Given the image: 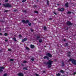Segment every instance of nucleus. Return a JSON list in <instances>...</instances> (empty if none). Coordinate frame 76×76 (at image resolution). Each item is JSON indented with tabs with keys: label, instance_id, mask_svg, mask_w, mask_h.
Listing matches in <instances>:
<instances>
[{
	"label": "nucleus",
	"instance_id": "f03ea898",
	"mask_svg": "<svg viewBox=\"0 0 76 76\" xmlns=\"http://www.w3.org/2000/svg\"><path fill=\"white\" fill-rule=\"evenodd\" d=\"M69 61H72V63L74 65H76V60L73 59L72 58H70L69 59Z\"/></svg>",
	"mask_w": 76,
	"mask_h": 76
},
{
	"label": "nucleus",
	"instance_id": "c9c22d12",
	"mask_svg": "<svg viewBox=\"0 0 76 76\" xmlns=\"http://www.w3.org/2000/svg\"><path fill=\"white\" fill-rule=\"evenodd\" d=\"M68 45V44H67V43H66L65 45H66V46H67Z\"/></svg>",
	"mask_w": 76,
	"mask_h": 76
},
{
	"label": "nucleus",
	"instance_id": "f3484780",
	"mask_svg": "<svg viewBox=\"0 0 76 76\" xmlns=\"http://www.w3.org/2000/svg\"><path fill=\"white\" fill-rule=\"evenodd\" d=\"M61 73H64V71L62 70H61L60 71Z\"/></svg>",
	"mask_w": 76,
	"mask_h": 76
},
{
	"label": "nucleus",
	"instance_id": "5fc2aeb1",
	"mask_svg": "<svg viewBox=\"0 0 76 76\" xmlns=\"http://www.w3.org/2000/svg\"><path fill=\"white\" fill-rule=\"evenodd\" d=\"M69 56H70V55H69Z\"/></svg>",
	"mask_w": 76,
	"mask_h": 76
},
{
	"label": "nucleus",
	"instance_id": "9b49d317",
	"mask_svg": "<svg viewBox=\"0 0 76 76\" xmlns=\"http://www.w3.org/2000/svg\"><path fill=\"white\" fill-rule=\"evenodd\" d=\"M30 48H35V46H34V45H32L30 46Z\"/></svg>",
	"mask_w": 76,
	"mask_h": 76
},
{
	"label": "nucleus",
	"instance_id": "b1692460",
	"mask_svg": "<svg viewBox=\"0 0 76 76\" xmlns=\"http://www.w3.org/2000/svg\"><path fill=\"white\" fill-rule=\"evenodd\" d=\"M27 63V61H23V63Z\"/></svg>",
	"mask_w": 76,
	"mask_h": 76
},
{
	"label": "nucleus",
	"instance_id": "20e7f679",
	"mask_svg": "<svg viewBox=\"0 0 76 76\" xmlns=\"http://www.w3.org/2000/svg\"><path fill=\"white\" fill-rule=\"evenodd\" d=\"M64 10V8H58V11H60V12H63Z\"/></svg>",
	"mask_w": 76,
	"mask_h": 76
},
{
	"label": "nucleus",
	"instance_id": "1a4fd4ad",
	"mask_svg": "<svg viewBox=\"0 0 76 76\" xmlns=\"http://www.w3.org/2000/svg\"><path fill=\"white\" fill-rule=\"evenodd\" d=\"M17 75L19 76H23V73H20L19 74H17Z\"/></svg>",
	"mask_w": 76,
	"mask_h": 76
},
{
	"label": "nucleus",
	"instance_id": "423d86ee",
	"mask_svg": "<svg viewBox=\"0 0 76 76\" xmlns=\"http://www.w3.org/2000/svg\"><path fill=\"white\" fill-rule=\"evenodd\" d=\"M4 69V67L0 66V72H3V69Z\"/></svg>",
	"mask_w": 76,
	"mask_h": 76
},
{
	"label": "nucleus",
	"instance_id": "4c0bfd02",
	"mask_svg": "<svg viewBox=\"0 0 76 76\" xmlns=\"http://www.w3.org/2000/svg\"><path fill=\"white\" fill-rule=\"evenodd\" d=\"M8 1V0H5V2H7Z\"/></svg>",
	"mask_w": 76,
	"mask_h": 76
},
{
	"label": "nucleus",
	"instance_id": "f704fd0d",
	"mask_svg": "<svg viewBox=\"0 0 76 76\" xmlns=\"http://www.w3.org/2000/svg\"><path fill=\"white\" fill-rule=\"evenodd\" d=\"M5 42H7L8 41V39H5Z\"/></svg>",
	"mask_w": 76,
	"mask_h": 76
},
{
	"label": "nucleus",
	"instance_id": "37998d69",
	"mask_svg": "<svg viewBox=\"0 0 76 76\" xmlns=\"http://www.w3.org/2000/svg\"><path fill=\"white\" fill-rule=\"evenodd\" d=\"M0 35H2V33H0Z\"/></svg>",
	"mask_w": 76,
	"mask_h": 76
},
{
	"label": "nucleus",
	"instance_id": "09e8293b",
	"mask_svg": "<svg viewBox=\"0 0 76 76\" xmlns=\"http://www.w3.org/2000/svg\"><path fill=\"white\" fill-rule=\"evenodd\" d=\"M64 41H66V39H64Z\"/></svg>",
	"mask_w": 76,
	"mask_h": 76
},
{
	"label": "nucleus",
	"instance_id": "de8ad7c7",
	"mask_svg": "<svg viewBox=\"0 0 76 76\" xmlns=\"http://www.w3.org/2000/svg\"><path fill=\"white\" fill-rule=\"evenodd\" d=\"M31 32H33V30H31Z\"/></svg>",
	"mask_w": 76,
	"mask_h": 76
},
{
	"label": "nucleus",
	"instance_id": "9d476101",
	"mask_svg": "<svg viewBox=\"0 0 76 76\" xmlns=\"http://www.w3.org/2000/svg\"><path fill=\"white\" fill-rule=\"evenodd\" d=\"M27 40V38H24L22 40V42H23L24 41H26Z\"/></svg>",
	"mask_w": 76,
	"mask_h": 76
},
{
	"label": "nucleus",
	"instance_id": "473e14b6",
	"mask_svg": "<svg viewBox=\"0 0 76 76\" xmlns=\"http://www.w3.org/2000/svg\"><path fill=\"white\" fill-rule=\"evenodd\" d=\"M62 66H64V63H62Z\"/></svg>",
	"mask_w": 76,
	"mask_h": 76
},
{
	"label": "nucleus",
	"instance_id": "c03bdc74",
	"mask_svg": "<svg viewBox=\"0 0 76 76\" xmlns=\"http://www.w3.org/2000/svg\"><path fill=\"white\" fill-rule=\"evenodd\" d=\"M23 12H26V10H24Z\"/></svg>",
	"mask_w": 76,
	"mask_h": 76
},
{
	"label": "nucleus",
	"instance_id": "4468645a",
	"mask_svg": "<svg viewBox=\"0 0 76 76\" xmlns=\"http://www.w3.org/2000/svg\"><path fill=\"white\" fill-rule=\"evenodd\" d=\"M23 70H28V67H24L23 68Z\"/></svg>",
	"mask_w": 76,
	"mask_h": 76
},
{
	"label": "nucleus",
	"instance_id": "412c9836",
	"mask_svg": "<svg viewBox=\"0 0 76 76\" xmlns=\"http://www.w3.org/2000/svg\"><path fill=\"white\" fill-rule=\"evenodd\" d=\"M26 1V0H23V1H22V2L23 3H24V2H25V1Z\"/></svg>",
	"mask_w": 76,
	"mask_h": 76
},
{
	"label": "nucleus",
	"instance_id": "72a5a7b5",
	"mask_svg": "<svg viewBox=\"0 0 76 76\" xmlns=\"http://www.w3.org/2000/svg\"><path fill=\"white\" fill-rule=\"evenodd\" d=\"M47 4H48V3H49V2H48V1H47Z\"/></svg>",
	"mask_w": 76,
	"mask_h": 76
},
{
	"label": "nucleus",
	"instance_id": "864d4df0",
	"mask_svg": "<svg viewBox=\"0 0 76 76\" xmlns=\"http://www.w3.org/2000/svg\"><path fill=\"white\" fill-rule=\"evenodd\" d=\"M69 53H70V52H69Z\"/></svg>",
	"mask_w": 76,
	"mask_h": 76
},
{
	"label": "nucleus",
	"instance_id": "c85d7f7f",
	"mask_svg": "<svg viewBox=\"0 0 76 76\" xmlns=\"http://www.w3.org/2000/svg\"><path fill=\"white\" fill-rule=\"evenodd\" d=\"M31 60H32V61H34V58H32L31 59Z\"/></svg>",
	"mask_w": 76,
	"mask_h": 76
},
{
	"label": "nucleus",
	"instance_id": "cd10ccee",
	"mask_svg": "<svg viewBox=\"0 0 76 76\" xmlns=\"http://www.w3.org/2000/svg\"><path fill=\"white\" fill-rule=\"evenodd\" d=\"M4 76H7V74H5L4 75Z\"/></svg>",
	"mask_w": 76,
	"mask_h": 76
},
{
	"label": "nucleus",
	"instance_id": "f257e3e1",
	"mask_svg": "<svg viewBox=\"0 0 76 76\" xmlns=\"http://www.w3.org/2000/svg\"><path fill=\"white\" fill-rule=\"evenodd\" d=\"M53 61L50 60H49L47 62V64L48 65V68H50L51 67V64H53Z\"/></svg>",
	"mask_w": 76,
	"mask_h": 76
},
{
	"label": "nucleus",
	"instance_id": "5701e85b",
	"mask_svg": "<svg viewBox=\"0 0 76 76\" xmlns=\"http://www.w3.org/2000/svg\"><path fill=\"white\" fill-rule=\"evenodd\" d=\"M8 10H5V11H4V13H6V12H8Z\"/></svg>",
	"mask_w": 76,
	"mask_h": 76
},
{
	"label": "nucleus",
	"instance_id": "2eb2a0df",
	"mask_svg": "<svg viewBox=\"0 0 76 76\" xmlns=\"http://www.w3.org/2000/svg\"><path fill=\"white\" fill-rule=\"evenodd\" d=\"M56 76H60L61 75L60 73H58V74H56Z\"/></svg>",
	"mask_w": 76,
	"mask_h": 76
},
{
	"label": "nucleus",
	"instance_id": "a18cd8bd",
	"mask_svg": "<svg viewBox=\"0 0 76 76\" xmlns=\"http://www.w3.org/2000/svg\"><path fill=\"white\" fill-rule=\"evenodd\" d=\"M22 66H23V64H21Z\"/></svg>",
	"mask_w": 76,
	"mask_h": 76
},
{
	"label": "nucleus",
	"instance_id": "393cba45",
	"mask_svg": "<svg viewBox=\"0 0 76 76\" xmlns=\"http://www.w3.org/2000/svg\"><path fill=\"white\" fill-rule=\"evenodd\" d=\"M12 50L11 49H8V51H11Z\"/></svg>",
	"mask_w": 76,
	"mask_h": 76
},
{
	"label": "nucleus",
	"instance_id": "c756f323",
	"mask_svg": "<svg viewBox=\"0 0 76 76\" xmlns=\"http://www.w3.org/2000/svg\"><path fill=\"white\" fill-rule=\"evenodd\" d=\"M26 50H29V48H28V47H26Z\"/></svg>",
	"mask_w": 76,
	"mask_h": 76
},
{
	"label": "nucleus",
	"instance_id": "bb28decb",
	"mask_svg": "<svg viewBox=\"0 0 76 76\" xmlns=\"http://www.w3.org/2000/svg\"><path fill=\"white\" fill-rule=\"evenodd\" d=\"M34 12L35 13H38V11H35Z\"/></svg>",
	"mask_w": 76,
	"mask_h": 76
},
{
	"label": "nucleus",
	"instance_id": "603ef678",
	"mask_svg": "<svg viewBox=\"0 0 76 76\" xmlns=\"http://www.w3.org/2000/svg\"><path fill=\"white\" fill-rule=\"evenodd\" d=\"M0 31H1V28H0Z\"/></svg>",
	"mask_w": 76,
	"mask_h": 76
},
{
	"label": "nucleus",
	"instance_id": "aec40b11",
	"mask_svg": "<svg viewBox=\"0 0 76 76\" xmlns=\"http://www.w3.org/2000/svg\"><path fill=\"white\" fill-rule=\"evenodd\" d=\"M71 13H72V12L69 11L67 12V14H71Z\"/></svg>",
	"mask_w": 76,
	"mask_h": 76
},
{
	"label": "nucleus",
	"instance_id": "a19ab883",
	"mask_svg": "<svg viewBox=\"0 0 76 76\" xmlns=\"http://www.w3.org/2000/svg\"><path fill=\"white\" fill-rule=\"evenodd\" d=\"M54 13L55 15H57V14L56 13V12H54Z\"/></svg>",
	"mask_w": 76,
	"mask_h": 76
},
{
	"label": "nucleus",
	"instance_id": "e433bc0d",
	"mask_svg": "<svg viewBox=\"0 0 76 76\" xmlns=\"http://www.w3.org/2000/svg\"><path fill=\"white\" fill-rule=\"evenodd\" d=\"M35 75L36 76H39V75L38 74H35Z\"/></svg>",
	"mask_w": 76,
	"mask_h": 76
},
{
	"label": "nucleus",
	"instance_id": "3c124183",
	"mask_svg": "<svg viewBox=\"0 0 76 76\" xmlns=\"http://www.w3.org/2000/svg\"><path fill=\"white\" fill-rule=\"evenodd\" d=\"M1 3H0V5H1Z\"/></svg>",
	"mask_w": 76,
	"mask_h": 76
},
{
	"label": "nucleus",
	"instance_id": "6e6552de",
	"mask_svg": "<svg viewBox=\"0 0 76 76\" xmlns=\"http://www.w3.org/2000/svg\"><path fill=\"white\" fill-rule=\"evenodd\" d=\"M47 56H48V57H52V55H51L50 53H48L46 54Z\"/></svg>",
	"mask_w": 76,
	"mask_h": 76
},
{
	"label": "nucleus",
	"instance_id": "0eeeda50",
	"mask_svg": "<svg viewBox=\"0 0 76 76\" xmlns=\"http://www.w3.org/2000/svg\"><path fill=\"white\" fill-rule=\"evenodd\" d=\"M66 24L68 25H73V24L71 23L70 21H68L67 22Z\"/></svg>",
	"mask_w": 76,
	"mask_h": 76
},
{
	"label": "nucleus",
	"instance_id": "6ab92c4d",
	"mask_svg": "<svg viewBox=\"0 0 76 76\" xmlns=\"http://www.w3.org/2000/svg\"><path fill=\"white\" fill-rule=\"evenodd\" d=\"M42 41V40L41 39H40L39 40V42H41Z\"/></svg>",
	"mask_w": 76,
	"mask_h": 76
},
{
	"label": "nucleus",
	"instance_id": "a211bd4d",
	"mask_svg": "<svg viewBox=\"0 0 76 76\" xmlns=\"http://www.w3.org/2000/svg\"><path fill=\"white\" fill-rule=\"evenodd\" d=\"M13 39L14 40V41H16V38L15 37H14Z\"/></svg>",
	"mask_w": 76,
	"mask_h": 76
},
{
	"label": "nucleus",
	"instance_id": "7ed1b4c3",
	"mask_svg": "<svg viewBox=\"0 0 76 76\" xmlns=\"http://www.w3.org/2000/svg\"><path fill=\"white\" fill-rule=\"evenodd\" d=\"M3 5L6 7H12V5L9 4H3Z\"/></svg>",
	"mask_w": 76,
	"mask_h": 76
},
{
	"label": "nucleus",
	"instance_id": "7c9ffc66",
	"mask_svg": "<svg viewBox=\"0 0 76 76\" xmlns=\"http://www.w3.org/2000/svg\"><path fill=\"white\" fill-rule=\"evenodd\" d=\"M28 25H29V26H31V23H28Z\"/></svg>",
	"mask_w": 76,
	"mask_h": 76
},
{
	"label": "nucleus",
	"instance_id": "a878e982",
	"mask_svg": "<svg viewBox=\"0 0 76 76\" xmlns=\"http://www.w3.org/2000/svg\"><path fill=\"white\" fill-rule=\"evenodd\" d=\"M10 61H13L14 60L13 59H10Z\"/></svg>",
	"mask_w": 76,
	"mask_h": 76
},
{
	"label": "nucleus",
	"instance_id": "49530a36",
	"mask_svg": "<svg viewBox=\"0 0 76 76\" xmlns=\"http://www.w3.org/2000/svg\"><path fill=\"white\" fill-rule=\"evenodd\" d=\"M57 5H58V6H60V4H57Z\"/></svg>",
	"mask_w": 76,
	"mask_h": 76
},
{
	"label": "nucleus",
	"instance_id": "dca6fc26",
	"mask_svg": "<svg viewBox=\"0 0 76 76\" xmlns=\"http://www.w3.org/2000/svg\"><path fill=\"white\" fill-rule=\"evenodd\" d=\"M44 30L45 31H46V30H47V27H46L45 26L44 27Z\"/></svg>",
	"mask_w": 76,
	"mask_h": 76
},
{
	"label": "nucleus",
	"instance_id": "39448f33",
	"mask_svg": "<svg viewBox=\"0 0 76 76\" xmlns=\"http://www.w3.org/2000/svg\"><path fill=\"white\" fill-rule=\"evenodd\" d=\"M22 22L23 23H29V20H26V21H25V20H22Z\"/></svg>",
	"mask_w": 76,
	"mask_h": 76
},
{
	"label": "nucleus",
	"instance_id": "4be33fe9",
	"mask_svg": "<svg viewBox=\"0 0 76 76\" xmlns=\"http://www.w3.org/2000/svg\"><path fill=\"white\" fill-rule=\"evenodd\" d=\"M4 35H5V36H7V33H5L4 34Z\"/></svg>",
	"mask_w": 76,
	"mask_h": 76
},
{
	"label": "nucleus",
	"instance_id": "58836bf2",
	"mask_svg": "<svg viewBox=\"0 0 76 76\" xmlns=\"http://www.w3.org/2000/svg\"><path fill=\"white\" fill-rule=\"evenodd\" d=\"M37 38H40V37L37 36Z\"/></svg>",
	"mask_w": 76,
	"mask_h": 76
},
{
	"label": "nucleus",
	"instance_id": "ea45409f",
	"mask_svg": "<svg viewBox=\"0 0 76 76\" xmlns=\"http://www.w3.org/2000/svg\"><path fill=\"white\" fill-rule=\"evenodd\" d=\"M75 74H76V72H74V73H73V75H75Z\"/></svg>",
	"mask_w": 76,
	"mask_h": 76
},
{
	"label": "nucleus",
	"instance_id": "6e6d98bb",
	"mask_svg": "<svg viewBox=\"0 0 76 76\" xmlns=\"http://www.w3.org/2000/svg\"><path fill=\"white\" fill-rule=\"evenodd\" d=\"M44 73H45V71L43 72Z\"/></svg>",
	"mask_w": 76,
	"mask_h": 76
},
{
	"label": "nucleus",
	"instance_id": "8fccbe9b",
	"mask_svg": "<svg viewBox=\"0 0 76 76\" xmlns=\"http://www.w3.org/2000/svg\"><path fill=\"white\" fill-rule=\"evenodd\" d=\"M50 20H51V19H51V18H50Z\"/></svg>",
	"mask_w": 76,
	"mask_h": 76
},
{
	"label": "nucleus",
	"instance_id": "79ce46f5",
	"mask_svg": "<svg viewBox=\"0 0 76 76\" xmlns=\"http://www.w3.org/2000/svg\"><path fill=\"white\" fill-rule=\"evenodd\" d=\"M14 11V12H16V11H17V10H15Z\"/></svg>",
	"mask_w": 76,
	"mask_h": 76
},
{
	"label": "nucleus",
	"instance_id": "4d7b16f0",
	"mask_svg": "<svg viewBox=\"0 0 76 76\" xmlns=\"http://www.w3.org/2000/svg\"><path fill=\"white\" fill-rule=\"evenodd\" d=\"M67 29H68V28H67Z\"/></svg>",
	"mask_w": 76,
	"mask_h": 76
},
{
	"label": "nucleus",
	"instance_id": "ddd939ff",
	"mask_svg": "<svg viewBox=\"0 0 76 76\" xmlns=\"http://www.w3.org/2000/svg\"><path fill=\"white\" fill-rule=\"evenodd\" d=\"M69 4H68V3H66V4H65V6H66V7H68V5Z\"/></svg>",
	"mask_w": 76,
	"mask_h": 76
},
{
	"label": "nucleus",
	"instance_id": "2f4dec72",
	"mask_svg": "<svg viewBox=\"0 0 76 76\" xmlns=\"http://www.w3.org/2000/svg\"><path fill=\"white\" fill-rule=\"evenodd\" d=\"M19 37L20 38H22V36L20 35H19Z\"/></svg>",
	"mask_w": 76,
	"mask_h": 76
},
{
	"label": "nucleus",
	"instance_id": "f8f14e48",
	"mask_svg": "<svg viewBox=\"0 0 76 76\" xmlns=\"http://www.w3.org/2000/svg\"><path fill=\"white\" fill-rule=\"evenodd\" d=\"M44 58V59H45V58H47V60H49V59H50V58H49V57L47 56H45Z\"/></svg>",
	"mask_w": 76,
	"mask_h": 76
}]
</instances>
